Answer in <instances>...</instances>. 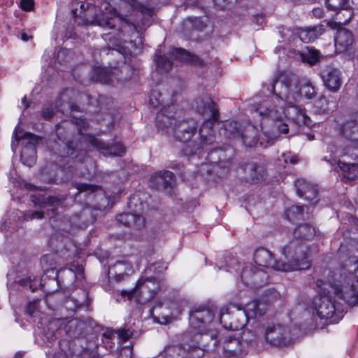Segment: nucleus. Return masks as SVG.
<instances>
[{
    "label": "nucleus",
    "instance_id": "nucleus-54",
    "mask_svg": "<svg viewBox=\"0 0 358 358\" xmlns=\"http://www.w3.org/2000/svg\"><path fill=\"white\" fill-rule=\"evenodd\" d=\"M123 266H124V265L122 263L118 262L115 264L113 268L115 270V271H122L121 267H122Z\"/></svg>",
    "mask_w": 358,
    "mask_h": 358
},
{
    "label": "nucleus",
    "instance_id": "nucleus-36",
    "mask_svg": "<svg viewBox=\"0 0 358 358\" xmlns=\"http://www.w3.org/2000/svg\"><path fill=\"white\" fill-rule=\"evenodd\" d=\"M258 307V301H253L246 305L245 308H243L245 310L248 315V319L250 317H255L257 308Z\"/></svg>",
    "mask_w": 358,
    "mask_h": 358
},
{
    "label": "nucleus",
    "instance_id": "nucleus-1",
    "mask_svg": "<svg viewBox=\"0 0 358 358\" xmlns=\"http://www.w3.org/2000/svg\"><path fill=\"white\" fill-rule=\"evenodd\" d=\"M141 11L146 15L145 21L141 23L136 22V24L129 22L122 18L121 15L116 16V11L113 7L108 2H103L101 6V11L96 13L93 20H86V24L98 25L103 28L109 29H115L116 36L112 38L110 34H106L105 40L109 41V45L113 46L108 50L106 55L113 57L115 60L110 63V67L106 68L101 66H94L90 73V80L96 83H109L113 80V77L115 73L112 69H116L120 64H123L120 70L119 80L125 82L132 79L136 75V69L131 65L124 63L127 55L131 54V51L126 47V44L129 43L134 48H137L136 45H133L132 38L137 35L141 38L142 32L146 27L150 26V18L152 15V10L146 8H142ZM141 39H139V43H141Z\"/></svg>",
    "mask_w": 358,
    "mask_h": 358
},
{
    "label": "nucleus",
    "instance_id": "nucleus-44",
    "mask_svg": "<svg viewBox=\"0 0 358 358\" xmlns=\"http://www.w3.org/2000/svg\"><path fill=\"white\" fill-rule=\"evenodd\" d=\"M55 114V110L52 108H45L41 111V115L46 120H50Z\"/></svg>",
    "mask_w": 358,
    "mask_h": 358
},
{
    "label": "nucleus",
    "instance_id": "nucleus-19",
    "mask_svg": "<svg viewBox=\"0 0 358 358\" xmlns=\"http://www.w3.org/2000/svg\"><path fill=\"white\" fill-rule=\"evenodd\" d=\"M322 80L329 90H339L342 85L341 72L337 69L330 68L322 72Z\"/></svg>",
    "mask_w": 358,
    "mask_h": 358
},
{
    "label": "nucleus",
    "instance_id": "nucleus-63",
    "mask_svg": "<svg viewBox=\"0 0 358 358\" xmlns=\"http://www.w3.org/2000/svg\"><path fill=\"white\" fill-rule=\"evenodd\" d=\"M178 350H180V352H181V353L180 354V355H181V354H182V355H185V348H184V349L178 348Z\"/></svg>",
    "mask_w": 358,
    "mask_h": 358
},
{
    "label": "nucleus",
    "instance_id": "nucleus-46",
    "mask_svg": "<svg viewBox=\"0 0 358 358\" xmlns=\"http://www.w3.org/2000/svg\"><path fill=\"white\" fill-rule=\"evenodd\" d=\"M44 211H35L31 214L26 215L25 220L41 219L43 217Z\"/></svg>",
    "mask_w": 358,
    "mask_h": 358
},
{
    "label": "nucleus",
    "instance_id": "nucleus-64",
    "mask_svg": "<svg viewBox=\"0 0 358 358\" xmlns=\"http://www.w3.org/2000/svg\"><path fill=\"white\" fill-rule=\"evenodd\" d=\"M123 275H124V274H123V273H122L121 272H120V273H119L117 274V277H118L119 278H122V277H123Z\"/></svg>",
    "mask_w": 358,
    "mask_h": 358
},
{
    "label": "nucleus",
    "instance_id": "nucleus-59",
    "mask_svg": "<svg viewBox=\"0 0 358 358\" xmlns=\"http://www.w3.org/2000/svg\"><path fill=\"white\" fill-rule=\"evenodd\" d=\"M16 146H17V145H16L15 141H13L11 143V147H12V149L13 151H15Z\"/></svg>",
    "mask_w": 358,
    "mask_h": 358
},
{
    "label": "nucleus",
    "instance_id": "nucleus-35",
    "mask_svg": "<svg viewBox=\"0 0 358 358\" xmlns=\"http://www.w3.org/2000/svg\"><path fill=\"white\" fill-rule=\"evenodd\" d=\"M259 169H260L259 167H257L256 166L252 164L248 165L245 168V172L250 173V178L248 179L251 182H254L255 180L259 179Z\"/></svg>",
    "mask_w": 358,
    "mask_h": 358
},
{
    "label": "nucleus",
    "instance_id": "nucleus-60",
    "mask_svg": "<svg viewBox=\"0 0 358 358\" xmlns=\"http://www.w3.org/2000/svg\"><path fill=\"white\" fill-rule=\"evenodd\" d=\"M296 162H297V160L295 157L290 158V163L295 164V163H296Z\"/></svg>",
    "mask_w": 358,
    "mask_h": 358
},
{
    "label": "nucleus",
    "instance_id": "nucleus-17",
    "mask_svg": "<svg viewBox=\"0 0 358 358\" xmlns=\"http://www.w3.org/2000/svg\"><path fill=\"white\" fill-rule=\"evenodd\" d=\"M243 343L236 338L229 336L224 343L223 354L229 357H238L243 354Z\"/></svg>",
    "mask_w": 358,
    "mask_h": 358
},
{
    "label": "nucleus",
    "instance_id": "nucleus-53",
    "mask_svg": "<svg viewBox=\"0 0 358 358\" xmlns=\"http://www.w3.org/2000/svg\"><path fill=\"white\" fill-rule=\"evenodd\" d=\"M48 199V203H51L52 208H51L50 210H54V209H55V204L54 203L57 201V199L55 197H49Z\"/></svg>",
    "mask_w": 358,
    "mask_h": 358
},
{
    "label": "nucleus",
    "instance_id": "nucleus-49",
    "mask_svg": "<svg viewBox=\"0 0 358 358\" xmlns=\"http://www.w3.org/2000/svg\"><path fill=\"white\" fill-rule=\"evenodd\" d=\"M227 1V0H213L215 4L220 9H222L225 7Z\"/></svg>",
    "mask_w": 358,
    "mask_h": 358
},
{
    "label": "nucleus",
    "instance_id": "nucleus-34",
    "mask_svg": "<svg viewBox=\"0 0 358 358\" xmlns=\"http://www.w3.org/2000/svg\"><path fill=\"white\" fill-rule=\"evenodd\" d=\"M41 264L45 271L53 270L55 264L53 256L51 255H43L41 259Z\"/></svg>",
    "mask_w": 358,
    "mask_h": 358
},
{
    "label": "nucleus",
    "instance_id": "nucleus-18",
    "mask_svg": "<svg viewBox=\"0 0 358 358\" xmlns=\"http://www.w3.org/2000/svg\"><path fill=\"white\" fill-rule=\"evenodd\" d=\"M57 279H62L64 282L68 285H71L75 280H80L83 278V268L82 266H75L73 268H64L60 270L57 274Z\"/></svg>",
    "mask_w": 358,
    "mask_h": 358
},
{
    "label": "nucleus",
    "instance_id": "nucleus-58",
    "mask_svg": "<svg viewBox=\"0 0 358 358\" xmlns=\"http://www.w3.org/2000/svg\"><path fill=\"white\" fill-rule=\"evenodd\" d=\"M81 121V124L80 125V128L79 129H81V128H84L85 127L86 124H87V122L85 121V120H80Z\"/></svg>",
    "mask_w": 358,
    "mask_h": 358
},
{
    "label": "nucleus",
    "instance_id": "nucleus-45",
    "mask_svg": "<svg viewBox=\"0 0 358 358\" xmlns=\"http://www.w3.org/2000/svg\"><path fill=\"white\" fill-rule=\"evenodd\" d=\"M155 174L152 176L150 182L152 183V185L157 189H165L166 186L165 185L162 184L163 180L160 179H154Z\"/></svg>",
    "mask_w": 358,
    "mask_h": 358
},
{
    "label": "nucleus",
    "instance_id": "nucleus-21",
    "mask_svg": "<svg viewBox=\"0 0 358 358\" xmlns=\"http://www.w3.org/2000/svg\"><path fill=\"white\" fill-rule=\"evenodd\" d=\"M171 57L182 62H188L192 64L199 66H204V62L199 57L192 55L182 48H173L170 52Z\"/></svg>",
    "mask_w": 358,
    "mask_h": 358
},
{
    "label": "nucleus",
    "instance_id": "nucleus-15",
    "mask_svg": "<svg viewBox=\"0 0 358 358\" xmlns=\"http://www.w3.org/2000/svg\"><path fill=\"white\" fill-rule=\"evenodd\" d=\"M92 146L99 150L105 156H121L125 152V148L120 143L108 146L94 137L90 138Z\"/></svg>",
    "mask_w": 358,
    "mask_h": 358
},
{
    "label": "nucleus",
    "instance_id": "nucleus-11",
    "mask_svg": "<svg viewBox=\"0 0 358 358\" xmlns=\"http://www.w3.org/2000/svg\"><path fill=\"white\" fill-rule=\"evenodd\" d=\"M136 3V0H122V3L120 6V13L116 12V16L121 15L122 18L127 20L130 22L136 24V22H138L141 24L143 21H145L146 15L143 14L141 9L142 8H148V7L141 5L138 8L135 10ZM113 8L116 10L115 8ZM149 9L152 10V15L150 18V25L151 18L153 15V10L151 8H149Z\"/></svg>",
    "mask_w": 358,
    "mask_h": 358
},
{
    "label": "nucleus",
    "instance_id": "nucleus-10",
    "mask_svg": "<svg viewBox=\"0 0 358 358\" xmlns=\"http://www.w3.org/2000/svg\"><path fill=\"white\" fill-rule=\"evenodd\" d=\"M264 338L267 343L275 346H285L293 341L289 329L279 324L268 326L265 331Z\"/></svg>",
    "mask_w": 358,
    "mask_h": 358
},
{
    "label": "nucleus",
    "instance_id": "nucleus-62",
    "mask_svg": "<svg viewBox=\"0 0 358 358\" xmlns=\"http://www.w3.org/2000/svg\"><path fill=\"white\" fill-rule=\"evenodd\" d=\"M15 138L16 142H17L18 141H20L21 139V138L16 133L15 134Z\"/></svg>",
    "mask_w": 358,
    "mask_h": 358
},
{
    "label": "nucleus",
    "instance_id": "nucleus-12",
    "mask_svg": "<svg viewBox=\"0 0 358 358\" xmlns=\"http://www.w3.org/2000/svg\"><path fill=\"white\" fill-rule=\"evenodd\" d=\"M344 135L349 138V144L343 150V155H348L352 159L358 158V124H347L343 130Z\"/></svg>",
    "mask_w": 358,
    "mask_h": 358
},
{
    "label": "nucleus",
    "instance_id": "nucleus-56",
    "mask_svg": "<svg viewBox=\"0 0 358 358\" xmlns=\"http://www.w3.org/2000/svg\"><path fill=\"white\" fill-rule=\"evenodd\" d=\"M172 351H175V349L173 348H169L168 349H166L165 353L169 354L170 356L172 357V358H175L173 355L170 354Z\"/></svg>",
    "mask_w": 358,
    "mask_h": 358
},
{
    "label": "nucleus",
    "instance_id": "nucleus-7",
    "mask_svg": "<svg viewBox=\"0 0 358 358\" xmlns=\"http://www.w3.org/2000/svg\"><path fill=\"white\" fill-rule=\"evenodd\" d=\"M220 322L227 329L238 331L242 329L248 322V315L240 306L229 304L220 309Z\"/></svg>",
    "mask_w": 358,
    "mask_h": 358
},
{
    "label": "nucleus",
    "instance_id": "nucleus-26",
    "mask_svg": "<svg viewBox=\"0 0 358 358\" xmlns=\"http://www.w3.org/2000/svg\"><path fill=\"white\" fill-rule=\"evenodd\" d=\"M326 4L329 10H343L347 13V11H350L352 8L353 1L352 0H326Z\"/></svg>",
    "mask_w": 358,
    "mask_h": 358
},
{
    "label": "nucleus",
    "instance_id": "nucleus-16",
    "mask_svg": "<svg viewBox=\"0 0 358 358\" xmlns=\"http://www.w3.org/2000/svg\"><path fill=\"white\" fill-rule=\"evenodd\" d=\"M295 185L297 194L300 197L313 203L317 202V189L315 185L308 182L304 179H298Z\"/></svg>",
    "mask_w": 358,
    "mask_h": 358
},
{
    "label": "nucleus",
    "instance_id": "nucleus-28",
    "mask_svg": "<svg viewBox=\"0 0 358 358\" xmlns=\"http://www.w3.org/2000/svg\"><path fill=\"white\" fill-rule=\"evenodd\" d=\"M268 279V276L263 269L257 268L255 266V270L253 274V278H252L251 285L248 287H259L264 285Z\"/></svg>",
    "mask_w": 358,
    "mask_h": 358
},
{
    "label": "nucleus",
    "instance_id": "nucleus-57",
    "mask_svg": "<svg viewBox=\"0 0 358 358\" xmlns=\"http://www.w3.org/2000/svg\"><path fill=\"white\" fill-rule=\"evenodd\" d=\"M135 199H135V197H132V198H131V199H129V207H130V208H131V207H132V205H133V203H134V202Z\"/></svg>",
    "mask_w": 358,
    "mask_h": 358
},
{
    "label": "nucleus",
    "instance_id": "nucleus-23",
    "mask_svg": "<svg viewBox=\"0 0 358 358\" xmlns=\"http://www.w3.org/2000/svg\"><path fill=\"white\" fill-rule=\"evenodd\" d=\"M324 31L323 24H318L315 27H308L299 34L301 40L304 43H310L315 41Z\"/></svg>",
    "mask_w": 358,
    "mask_h": 358
},
{
    "label": "nucleus",
    "instance_id": "nucleus-42",
    "mask_svg": "<svg viewBox=\"0 0 358 358\" xmlns=\"http://www.w3.org/2000/svg\"><path fill=\"white\" fill-rule=\"evenodd\" d=\"M267 310V305L264 302L258 301V307L257 308L255 317L263 315Z\"/></svg>",
    "mask_w": 358,
    "mask_h": 358
},
{
    "label": "nucleus",
    "instance_id": "nucleus-61",
    "mask_svg": "<svg viewBox=\"0 0 358 358\" xmlns=\"http://www.w3.org/2000/svg\"><path fill=\"white\" fill-rule=\"evenodd\" d=\"M338 12H341L342 13L341 15H343V16H341V19H344L345 17H346L347 14L345 12V13H343L341 10L337 11V13H338Z\"/></svg>",
    "mask_w": 358,
    "mask_h": 358
},
{
    "label": "nucleus",
    "instance_id": "nucleus-8",
    "mask_svg": "<svg viewBox=\"0 0 358 358\" xmlns=\"http://www.w3.org/2000/svg\"><path fill=\"white\" fill-rule=\"evenodd\" d=\"M159 285L155 278H141L131 291H123L122 295L127 296L129 299H134L138 303H145L154 297Z\"/></svg>",
    "mask_w": 358,
    "mask_h": 358
},
{
    "label": "nucleus",
    "instance_id": "nucleus-40",
    "mask_svg": "<svg viewBox=\"0 0 358 358\" xmlns=\"http://www.w3.org/2000/svg\"><path fill=\"white\" fill-rule=\"evenodd\" d=\"M278 113V110L271 108L266 109V111H260V115L262 116H267L273 120H280L281 117L278 116L277 113Z\"/></svg>",
    "mask_w": 358,
    "mask_h": 358
},
{
    "label": "nucleus",
    "instance_id": "nucleus-48",
    "mask_svg": "<svg viewBox=\"0 0 358 358\" xmlns=\"http://www.w3.org/2000/svg\"><path fill=\"white\" fill-rule=\"evenodd\" d=\"M313 14L315 17L317 18H321L323 17V10L320 8H316L313 10Z\"/></svg>",
    "mask_w": 358,
    "mask_h": 358
},
{
    "label": "nucleus",
    "instance_id": "nucleus-43",
    "mask_svg": "<svg viewBox=\"0 0 358 358\" xmlns=\"http://www.w3.org/2000/svg\"><path fill=\"white\" fill-rule=\"evenodd\" d=\"M20 6L22 10L26 11L31 10L34 7L33 0H21Z\"/></svg>",
    "mask_w": 358,
    "mask_h": 358
},
{
    "label": "nucleus",
    "instance_id": "nucleus-37",
    "mask_svg": "<svg viewBox=\"0 0 358 358\" xmlns=\"http://www.w3.org/2000/svg\"><path fill=\"white\" fill-rule=\"evenodd\" d=\"M162 96V93L160 91H152V93L150 96V103L154 108H157L161 105V101L159 99Z\"/></svg>",
    "mask_w": 358,
    "mask_h": 358
},
{
    "label": "nucleus",
    "instance_id": "nucleus-3",
    "mask_svg": "<svg viewBox=\"0 0 358 358\" xmlns=\"http://www.w3.org/2000/svg\"><path fill=\"white\" fill-rule=\"evenodd\" d=\"M315 234V229L312 226L308 224H300L294 230V239L282 248V255L287 259L290 258L299 263L308 261V248L301 239H310Z\"/></svg>",
    "mask_w": 358,
    "mask_h": 358
},
{
    "label": "nucleus",
    "instance_id": "nucleus-51",
    "mask_svg": "<svg viewBox=\"0 0 358 358\" xmlns=\"http://www.w3.org/2000/svg\"><path fill=\"white\" fill-rule=\"evenodd\" d=\"M32 38H33V36H31V35H28V34H26V33H24V32H22V33H21V34H20V38H21L23 41H25V42H27V41H29V40H30V39H31Z\"/></svg>",
    "mask_w": 358,
    "mask_h": 358
},
{
    "label": "nucleus",
    "instance_id": "nucleus-39",
    "mask_svg": "<svg viewBox=\"0 0 358 358\" xmlns=\"http://www.w3.org/2000/svg\"><path fill=\"white\" fill-rule=\"evenodd\" d=\"M77 189L79 192H95L99 187L93 185L80 184L78 185Z\"/></svg>",
    "mask_w": 358,
    "mask_h": 358
},
{
    "label": "nucleus",
    "instance_id": "nucleus-24",
    "mask_svg": "<svg viewBox=\"0 0 358 358\" xmlns=\"http://www.w3.org/2000/svg\"><path fill=\"white\" fill-rule=\"evenodd\" d=\"M183 32L185 35H190L192 31H203L206 24L201 18L189 17L183 21Z\"/></svg>",
    "mask_w": 358,
    "mask_h": 358
},
{
    "label": "nucleus",
    "instance_id": "nucleus-55",
    "mask_svg": "<svg viewBox=\"0 0 358 358\" xmlns=\"http://www.w3.org/2000/svg\"><path fill=\"white\" fill-rule=\"evenodd\" d=\"M21 102H22V105L24 106V108H27L29 106V103L27 100L26 96H24L22 98Z\"/></svg>",
    "mask_w": 358,
    "mask_h": 358
},
{
    "label": "nucleus",
    "instance_id": "nucleus-22",
    "mask_svg": "<svg viewBox=\"0 0 358 358\" xmlns=\"http://www.w3.org/2000/svg\"><path fill=\"white\" fill-rule=\"evenodd\" d=\"M335 45L341 52L345 51L352 44L354 38L352 34L345 29L338 30L335 36Z\"/></svg>",
    "mask_w": 358,
    "mask_h": 358
},
{
    "label": "nucleus",
    "instance_id": "nucleus-33",
    "mask_svg": "<svg viewBox=\"0 0 358 358\" xmlns=\"http://www.w3.org/2000/svg\"><path fill=\"white\" fill-rule=\"evenodd\" d=\"M20 284L24 287H29L34 292L38 286H42L41 283L35 278L29 276L20 280Z\"/></svg>",
    "mask_w": 358,
    "mask_h": 358
},
{
    "label": "nucleus",
    "instance_id": "nucleus-14",
    "mask_svg": "<svg viewBox=\"0 0 358 358\" xmlns=\"http://www.w3.org/2000/svg\"><path fill=\"white\" fill-rule=\"evenodd\" d=\"M24 139L28 140V145L22 150L21 160L24 164L31 166L36 162V152L34 145L38 143L39 138L32 134L27 133L22 138V140Z\"/></svg>",
    "mask_w": 358,
    "mask_h": 358
},
{
    "label": "nucleus",
    "instance_id": "nucleus-38",
    "mask_svg": "<svg viewBox=\"0 0 358 358\" xmlns=\"http://www.w3.org/2000/svg\"><path fill=\"white\" fill-rule=\"evenodd\" d=\"M41 301L36 300L31 303H29L27 308V313L32 317H36L38 313V308Z\"/></svg>",
    "mask_w": 358,
    "mask_h": 358
},
{
    "label": "nucleus",
    "instance_id": "nucleus-32",
    "mask_svg": "<svg viewBox=\"0 0 358 358\" xmlns=\"http://www.w3.org/2000/svg\"><path fill=\"white\" fill-rule=\"evenodd\" d=\"M154 179L162 180V184L165 185L166 188L169 186H171L174 182L173 174L169 171H160L155 173Z\"/></svg>",
    "mask_w": 358,
    "mask_h": 358
},
{
    "label": "nucleus",
    "instance_id": "nucleus-31",
    "mask_svg": "<svg viewBox=\"0 0 358 358\" xmlns=\"http://www.w3.org/2000/svg\"><path fill=\"white\" fill-rule=\"evenodd\" d=\"M155 62L157 71L159 73H166L172 67L171 62L164 56H157Z\"/></svg>",
    "mask_w": 358,
    "mask_h": 358
},
{
    "label": "nucleus",
    "instance_id": "nucleus-29",
    "mask_svg": "<svg viewBox=\"0 0 358 358\" xmlns=\"http://www.w3.org/2000/svg\"><path fill=\"white\" fill-rule=\"evenodd\" d=\"M341 13L338 12L335 15V20L327 21L326 24L329 26L331 29H338L339 30L341 25L346 24L350 21L352 17V12L347 11V16L344 19H341Z\"/></svg>",
    "mask_w": 358,
    "mask_h": 358
},
{
    "label": "nucleus",
    "instance_id": "nucleus-47",
    "mask_svg": "<svg viewBox=\"0 0 358 358\" xmlns=\"http://www.w3.org/2000/svg\"><path fill=\"white\" fill-rule=\"evenodd\" d=\"M119 358H131V350L129 348L122 349Z\"/></svg>",
    "mask_w": 358,
    "mask_h": 358
},
{
    "label": "nucleus",
    "instance_id": "nucleus-2",
    "mask_svg": "<svg viewBox=\"0 0 358 358\" xmlns=\"http://www.w3.org/2000/svg\"><path fill=\"white\" fill-rule=\"evenodd\" d=\"M342 302L358 305V292L346 279L334 281L314 298L310 308L313 322L316 326L338 322L343 316Z\"/></svg>",
    "mask_w": 358,
    "mask_h": 358
},
{
    "label": "nucleus",
    "instance_id": "nucleus-30",
    "mask_svg": "<svg viewBox=\"0 0 358 358\" xmlns=\"http://www.w3.org/2000/svg\"><path fill=\"white\" fill-rule=\"evenodd\" d=\"M255 266H256L252 264H246L243 268L241 273V280L246 286L251 285L252 278H253Z\"/></svg>",
    "mask_w": 358,
    "mask_h": 358
},
{
    "label": "nucleus",
    "instance_id": "nucleus-50",
    "mask_svg": "<svg viewBox=\"0 0 358 358\" xmlns=\"http://www.w3.org/2000/svg\"><path fill=\"white\" fill-rule=\"evenodd\" d=\"M189 348H192V347H191V346H189ZM192 348H193V350H196V351H198V352H199V353L196 355V356H194V355H193L192 354H191V353H190V356H191L192 358H198V357H199L201 355H203V352L202 350H201V349H200V348H197L196 345H193V346H192Z\"/></svg>",
    "mask_w": 358,
    "mask_h": 358
},
{
    "label": "nucleus",
    "instance_id": "nucleus-52",
    "mask_svg": "<svg viewBox=\"0 0 358 358\" xmlns=\"http://www.w3.org/2000/svg\"><path fill=\"white\" fill-rule=\"evenodd\" d=\"M279 130L280 132L283 134H287L288 132V126L286 124H282L278 126Z\"/></svg>",
    "mask_w": 358,
    "mask_h": 358
},
{
    "label": "nucleus",
    "instance_id": "nucleus-41",
    "mask_svg": "<svg viewBox=\"0 0 358 358\" xmlns=\"http://www.w3.org/2000/svg\"><path fill=\"white\" fill-rule=\"evenodd\" d=\"M115 334L117 335L118 338L122 342L128 341L132 334L131 331L129 329H118L115 331Z\"/></svg>",
    "mask_w": 358,
    "mask_h": 358
},
{
    "label": "nucleus",
    "instance_id": "nucleus-20",
    "mask_svg": "<svg viewBox=\"0 0 358 358\" xmlns=\"http://www.w3.org/2000/svg\"><path fill=\"white\" fill-rule=\"evenodd\" d=\"M117 221L134 230H138L145 224L144 218L138 214L123 213L118 216Z\"/></svg>",
    "mask_w": 358,
    "mask_h": 358
},
{
    "label": "nucleus",
    "instance_id": "nucleus-9",
    "mask_svg": "<svg viewBox=\"0 0 358 358\" xmlns=\"http://www.w3.org/2000/svg\"><path fill=\"white\" fill-rule=\"evenodd\" d=\"M270 87L271 90L276 88L301 90L315 87L310 80L306 78L299 79L296 74L285 71L276 72L270 81Z\"/></svg>",
    "mask_w": 358,
    "mask_h": 358
},
{
    "label": "nucleus",
    "instance_id": "nucleus-13",
    "mask_svg": "<svg viewBox=\"0 0 358 358\" xmlns=\"http://www.w3.org/2000/svg\"><path fill=\"white\" fill-rule=\"evenodd\" d=\"M213 318L214 314L209 309L196 310L190 314L189 323L199 334H203L207 331L206 327L213 322Z\"/></svg>",
    "mask_w": 358,
    "mask_h": 358
},
{
    "label": "nucleus",
    "instance_id": "nucleus-5",
    "mask_svg": "<svg viewBox=\"0 0 358 358\" xmlns=\"http://www.w3.org/2000/svg\"><path fill=\"white\" fill-rule=\"evenodd\" d=\"M286 262L282 260L275 261L273 257V254L269 250L264 248L257 249L254 254V259L257 264L264 267L272 268L277 271L289 272L296 270L307 269L310 267L309 261L296 262L290 258L287 259Z\"/></svg>",
    "mask_w": 358,
    "mask_h": 358
},
{
    "label": "nucleus",
    "instance_id": "nucleus-27",
    "mask_svg": "<svg viewBox=\"0 0 358 358\" xmlns=\"http://www.w3.org/2000/svg\"><path fill=\"white\" fill-rule=\"evenodd\" d=\"M298 55L299 59L310 66L315 65L319 61V52L308 47L306 50L299 52Z\"/></svg>",
    "mask_w": 358,
    "mask_h": 358
},
{
    "label": "nucleus",
    "instance_id": "nucleus-25",
    "mask_svg": "<svg viewBox=\"0 0 358 358\" xmlns=\"http://www.w3.org/2000/svg\"><path fill=\"white\" fill-rule=\"evenodd\" d=\"M338 165L343 172V178L347 180H353L358 177V164H351L339 160Z\"/></svg>",
    "mask_w": 358,
    "mask_h": 358
},
{
    "label": "nucleus",
    "instance_id": "nucleus-6",
    "mask_svg": "<svg viewBox=\"0 0 358 358\" xmlns=\"http://www.w3.org/2000/svg\"><path fill=\"white\" fill-rule=\"evenodd\" d=\"M196 104L197 111L207 120L203 124L199 131L201 140L203 143L210 145L215 140L211 128V121H216L217 120V109L214 101L209 97L200 99L197 101Z\"/></svg>",
    "mask_w": 358,
    "mask_h": 358
},
{
    "label": "nucleus",
    "instance_id": "nucleus-4",
    "mask_svg": "<svg viewBox=\"0 0 358 358\" xmlns=\"http://www.w3.org/2000/svg\"><path fill=\"white\" fill-rule=\"evenodd\" d=\"M166 108L163 106L161 111L157 115V127L159 130L165 131L168 134L176 135V138L183 142L189 141L196 132V123L191 120L189 127L187 128L186 123L182 122L179 124L178 129L176 130V120L167 115Z\"/></svg>",
    "mask_w": 358,
    "mask_h": 358
}]
</instances>
